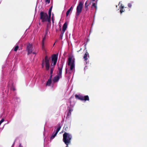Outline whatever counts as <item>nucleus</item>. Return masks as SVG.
<instances>
[{"mask_svg": "<svg viewBox=\"0 0 147 147\" xmlns=\"http://www.w3.org/2000/svg\"><path fill=\"white\" fill-rule=\"evenodd\" d=\"M88 55V53L87 52H86L85 54L84 55V59L85 60H86L88 59L87 57Z\"/></svg>", "mask_w": 147, "mask_h": 147, "instance_id": "obj_13", "label": "nucleus"}, {"mask_svg": "<svg viewBox=\"0 0 147 147\" xmlns=\"http://www.w3.org/2000/svg\"><path fill=\"white\" fill-rule=\"evenodd\" d=\"M88 1H87L85 3V8L86 9V10L87 9L88 7V5H87V4H88Z\"/></svg>", "mask_w": 147, "mask_h": 147, "instance_id": "obj_18", "label": "nucleus"}, {"mask_svg": "<svg viewBox=\"0 0 147 147\" xmlns=\"http://www.w3.org/2000/svg\"><path fill=\"white\" fill-rule=\"evenodd\" d=\"M132 6V4L131 3H129L128 4V7H129L131 8Z\"/></svg>", "mask_w": 147, "mask_h": 147, "instance_id": "obj_22", "label": "nucleus"}, {"mask_svg": "<svg viewBox=\"0 0 147 147\" xmlns=\"http://www.w3.org/2000/svg\"><path fill=\"white\" fill-rule=\"evenodd\" d=\"M54 65H53V64L52 63L51 65L50 69H54Z\"/></svg>", "mask_w": 147, "mask_h": 147, "instance_id": "obj_23", "label": "nucleus"}, {"mask_svg": "<svg viewBox=\"0 0 147 147\" xmlns=\"http://www.w3.org/2000/svg\"><path fill=\"white\" fill-rule=\"evenodd\" d=\"M70 110H69V112H68V113H67V115L68 116H69V115H71V112H70Z\"/></svg>", "mask_w": 147, "mask_h": 147, "instance_id": "obj_29", "label": "nucleus"}, {"mask_svg": "<svg viewBox=\"0 0 147 147\" xmlns=\"http://www.w3.org/2000/svg\"><path fill=\"white\" fill-rule=\"evenodd\" d=\"M68 65L70 67V69L71 70H72L74 69V61L72 59V58L71 57H69L68 58Z\"/></svg>", "mask_w": 147, "mask_h": 147, "instance_id": "obj_4", "label": "nucleus"}, {"mask_svg": "<svg viewBox=\"0 0 147 147\" xmlns=\"http://www.w3.org/2000/svg\"><path fill=\"white\" fill-rule=\"evenodd\" d=\"M18 48L19 47L18 46H16L14 49V51H16Z\"/></svg>", "mask_w": 147, "mask_h": 147, "instance_id": "obj_19", "label": "nucleus"}, {"mask_svg": "<svg viewBox=\"0 0 147 147\" xmlns=\"http://www.w3.org/2000/svg\"><path fill=\"white\" fill-rule=\"evenodd\" d=\"M91 2H89L88 4V5H90V4H91Z\"/></svg>", "mask_w": 147, "mask_h": 147, "instance_id": "obj_34", "label": "nucleus"}, {"mask_svg": "<svg viewBox=\"0 0 147 147\" xmlns=\"http://www.w3.org/2000/svg\"><path fill=\"white\" fill-rule=\"evenodd\" d=\"M63 141L66 145H68L70 143L72 137L71 135L69 133L65 132L63 134Z\"/></svg>", "mask_w": 147, "mask_h": 147, "instance_id": "obj_3", "label": "nucleus"}, {"mask_svg": "<svg viewBox=\"0 0 147 147\" xmlns=\"http://www.w3.org/2000/svg\"><path fill=\"white\" fill-rule=\"evenodd\" d=\"M92 1H95V0H91Z\"/></svg>", "mask_w": 147, "mask_h": 147, "instance_id": "obj_39", "label": "nucleus"}, {"mask_svg": "<svg viewBox=\"0 0 147 147\" xmlns=\"http://www.w3.org/2000/svg\"><path fill=\"white\" fill-rule=\"evenodd\" d=\"M54 69H51V72L50 74H52L53 73V70Z\"/></svg>", "mask_w": 147, "mask_h": 147, "instance_id": "obj_27", "label": "nucleus"}, {"mask_svg": "<svg viewBox=\"0 0 147 147\" xmlns=\"http://www.w3.org/2000/svg\"><path fill=\"white\" fill-rule=\"evenodd\" d=\"M45 39V37L42 40V45H43V44H44V40Z\"/></svg>", "mask_w": 147, "mask_h": 147, "instance_id": "obj_28", "label": "nucleus"}, {"mask_svg": "<svg viewBox=\"0 0 147 147\" xmlns=\"http://www.w3.org/2000/svg\"><path fill=\"white\" fill-rule=\"evenodd\" d=\"M52 21L53 22V23L54 22V20L53 19V18H52Z\"/></svg>", "mask_w": 147, "mask_h": 147, "instance_id": "obj_32", "label": "nucleus"}, {"mask_svg": "<svg viewBox=\"0 0 147 147\" xmlns=\"http://www.w3.org/2000/svg\"><path fill=\"white\" fill-rule=\"evenodd\" d=\"M63 65V63L61 62L58 67V71L57 75L53 78V81L54 82H57L59 79L62 77V70Z\"/></svg>", "mask_w": 147, "mask_h": 147, "instance_id": "obj_1", "label": "nucleus"}, {"mask_svg": "<svg viewBox=\"0 0 147 147\" xmlns=\"http://www.w3.org/2000/svg\"><path fill=\"white\" fill-rule=\"evenodd\" d=\"M75 96L76 98H78L79 99L81 100H84V96H79L78 95H75Z\"/></svg>", "mask_w": 147, "mask_h": 147, "instance_id": "obj_10", "label": "nucleus"}, {"mask_svg": "<svg viewBox=\"0 0 147 147\" xmlns=\"http://www.w3.org/2000/svg\"><path fill=\"white\" fill-rule=\"evenodd\" d=\"M27 49L28 51V55L32 53V45L29 43L27 45Z\"/></svg>", "mask_w": 147, "mask_h": 147, "instance_id": "obj_8", "label": "nucleus"}, {"mask_svg": "<svg viewBox=\"0 0 147 147\" xmlns=\"http://www.w3.org/2000/svg\"><path fill=\"white\" fill-rule=\"evenodd\" d=\"M120 12L121 13H122L124 11L123 10V9H120Z\"/></svg>", "mask_w": 147, "mask_h": 147, "instance_id": "obj_25", "label": "nucleus"}, {"mask_svg": "<svg viewBox=\"0 0 147 147\" xmlns=\"http://www.w3.org/2000/svg\"><path fill=\"white\" fill-rule=\"evenodd\" d=\"M83 4L81 2H80L77 7L76 16H78L81 12Z\"/></svg>", "mask_w": 147, "mask_h": 147, "instance_id": "obj_5", "label": "nucleus"}, {"mask_svg": "<svg viewBox=\"0 0 147 147\" xmlns=\"http://www.w3.org/2000/svg\"><path fill=\"white\" fill-rule=\"evenodd\" d=\"M67 69H66V73H67Z\"/></svg>", "mask_w": 147, "mask_h": 147, "instance_id": "obj_36", "label": "nucleus"}, {"mask_svg": "<svg viewBox=\"0 0 147 147\" xmlns=\"http://www.w3.org/2000/svg\"><path fill=\"white\" fill-rule=\"evenodd\" d=\"M51 83V78H50L48 80V81H47L46 84V85L48 86H50Z\"/></svg>", "mask_w": 147, "mask_h": 147, "instance_id": "obj_12", "label": "nucleus"}, {"mask_svg": "<svg viewBox=\"0 0 147 147\" xmlns=\"http://www.w3.org/2000/svg\"><path fill=\"white\" fill-rule=\"evenodd\" d=\"M119 7L120 9H123L124 8V6L122 4H121V5L119 6Z\"/></svg>", "mask_w": 147, "mask_h": 147, "instance_id": "obj_21", "label": "nucleus"}, {"mask_svg": "<svg viewBox=\"0 0 147 147\" xmlns=\"http://www.w3.org/2000/svg\"><path fill=\"white\" fill-rule=\"evenodd\" d=\"M44 65V62L43 61V62H42V68L43 67Z\"/></svg>", "mask_w": 147, "mask_h": 147, "instance_id": "obj_30", "label": "nucleus"}, {"mask_svg": "<svg viewBox=\"0 0 147 147\" xmlns=\"http://www.w3.org/2000/svg\"><path fill=\"white\" fill-rule=\"evenodd\" d=\"M49 17H51V10L49 9Z\"/></svg>", "mask_w": 147, "mask_h": 147, "instance_id": "obj_20", "label": "nucleus"}, {"mask_svg": "<svg viewBox=\"0 0 147 147\" xmlns=\"http://www.w3.org/2000/svg\"><path fill=\"white\" fill-rule=\"evenodd\" d=\"M32 53H33L34 54H36V53H35L34 52H33Z\"/></svg>", "mask_w": 147, "mask_h": 147, "instance_id": "obj_37", "label": "nucleus"}, {"mask_svg": "<svg viewBox=\"0 0 147 147\" xmlns=\"http://www.w3.org/2000/svg\"><path fill=\"white\" fill-rule=\"evenodd\" d=\"M51 8H50L49 9H51Z\"/></svg>", "mask_w": 147, "mask_h": 147, "instance_id": "obj_41", "label": "nucleus"}, {"mask_svg": "<svg viewBox=\"0 0 147 147\" xmlns=\"http://www.w3.org/2000/svg\"><path fill=\"white\" fill-rule=\"evenodd\" d=\"M84 100H89V98L88 96L87 95L85 96H84Z\"/></svg>", "mask_w": 147, "mask_h": 147, "instance_id": "obj_16", "label": "nucleus"}, {"mask_svg": "<svg viewBox=\"0 0 147 147\" xmlns=\"http://www.w3.org/2000/svg\"><path fill=\"white\" fill-rule=\"evenodd\" d=\"M121 1H120V2H119V4H118V5H120V3H121Z\"/></svg>", "mask_w": 147, "mask_h": 147, "instance_id": "obj_33", "label": "nucleus"}, {"mask_svg": "<svg viewBox=\"0 0 147 147\" xmlns=\"http://www.w3.org/2000/svg\"><path fill=\"white\" fill-rule=\"evenodd\" d=\"M67 27V24L66 23H65L63 24L62 27V30L65 31Z\"/></svg>", "mask_w": 147, "mask_h": 147, "instance_id": "obj_11", "label": "nucleus"}, {"mask_svg": "<svg viewBox=\"0 0 147 147\" xmlns=\"http://www.w3.org/2000/svg\"><path fill=\"white\" fill-rule=\"evenodd\" d=\"M73 9L72 7L71 6L70 8L67 11L66 13V16H67L69 14V13L70 12V11H71Z\"/></svg>", "mask_w": 147, "mask_h": 147, "instance_id": "obj_15", "label": "nucleus"}, {"mask_svg": "<svg viewBox=\"0 0 147 147\" xmlns=\"http://www.w3.org/2000/svg\"><path fill=\"white\" fill-rule=\"evenodd\" d=\"M91 7L92 8H95L96 10L97 8L96 4L95 3H93Z\"/></svg>", "mask_w": 147, "mask_h": 147, "instance_id": "obj_14", "label": "nucleus"}, {"mask_svg": "<svg viewBox=\"0 0 147 147\" xmlns=\"http://www.w3.org/2000/svg\"><path fill=\"white\" fill-rule=\"evenodd\" d=\"M66 147H68V145H67V146Z\"/></svg>", "mask_w": 147, "mask_h": 147, "instance_id": "obj_40", "label": "nucleus"}, {"mask_svg": "<svg viewBox=\"0 0 147 147\" xmlns=\"http://www.w3.org/2000/svg\"><path fill=\"white\" fill-rule=\"evenodd\" d=\"M20 147H22V146H21V145H20Z\"/></svg>", "mask_w": 147, "mask_h": 147, "instance_id": "obj_38", "label": "nucleus"}, {"mask_svg": "<svg viewBox=\"0 0 147 147\" xmlns=\"http://www.w3.org/2000/svg\"><path fill=\"white\" fill-rule=\"evenodd\" d=\"M51 8H50L49 9H51Z\"/></svg>", "mask_w": 147, "mask_h": 147, "instance_id": "obj_42", "label": "nucleus"}, {"mask_svg": "<svg viewBox=\"0 0 147 147\" xmlns=\"http://www.w3.org/2000/svg\"><path fill=\"white\" fill-rule=\"evenodd\" d=\"M65 31L62 30V32H61V34L60 35V37L61 38V39H62V37L63 35V34L64 33Z\"/></svg>", "mask_w": 147, "mask_h": 147, "instance_id": "obj_17", "label": "nucleus"}, {"mask_svg": "<svg viewBox=\"0 0 147 147\" xmlns=\"http://www.w3.org/2000/svg\"><path fill=\"white\" fill-rule=\"evenodd\" d=\"M4 121V119H2L0 121V125L1 124V123Z\"/></svg>", "mask_w": 147, "mask_h": 147, "instance_id": "obj_24", "label": "nucleus"}, {"mask_svg": "<svg viewBox=\"0 0 147 147\" xmlns=\"http://www.w3.org/2000/svg\"><path fill=\"white\" fill-rule=\"evenodd\" d=\"M45 2L49 3L50 2V0H45Z\"/></svg>", "mask_w": 147, "mask_h": 147, "instance_id": "obj_26", "label": "nucleus"}, {"mask_svg": "<svg viewBox=\"0 0 147 147\" xmlns=\"http://www.w3.org/2000/svg\"><path fill=\"white\" fill-rule=\"evenodd\" d=\"M61 128V127L59 126L57 129L56 131L55 132V133H54V132L53 133V134L52 135V136L51 137V139H53V138H54L56 136L58 132L60 130Z\"/></svg>", "mask_w": 147, "mask_h": 147, "instance_id": "obj_9", "label": "nucleus"}, {"mask_svg": "<svg viewBox=\"0 0 147 147\" xmlns=\"http://www.w3.org/2000/svg\"><path fill=\"white\" fill-rule=\"evenodd\" d=\"M58 53H57V54H54L52 55V61L53 62V65H55L56 63Z\"/></svg>", "mask_w": 147, "mask_h": 147, "instance_id": "obj_7", "label": "nucleus"}, {"mask_svg": "<svg viewBox=\"0 0 147 147\" xmlns=\"http://www.w3.org/2000/svg\"><path fill=\"white\" fill-rule=\"evenodd\" d=\"M45 62L46 69L47 70H48L49 68L50 65L49 62V58L47 56H46L45 57Z\"/></svg>", "mask_w": 147, "mask_h": 147, "instance_id": "obj_6", "label": "nucleus"}, {"mask_svg": "<svg viewBox=\"0 0 147 147\" xmlns=\"http://www.w3.org/2000/svg\"><path fill=\"white\" fill-rule=\"evenodd\" d=\"M46 34H47L48 32V30L47 29L46 30Z\"/></svg>", "mask_w": 147, "mask_h": 147, "instance_id": "obj_31", "label": "nucleus"}, {"mask_svg": "<svg viewBox=\"0 0 147 147\" xmlns=\"http://www.w3.org/2000/svg\"><path fill=\"white\" fill-rule=\"evenodd\" d=\"M40 18L42 22H47V24H50L51 22V19L50 17L48 16L47 13L41 12L40 13Z\"/></svg>", "mask_w": 147, "mask_h": 147, "instance_id": "obj_2", "label": "nucleus"}, {"mask_svg": "<svg viewBox=\"0 0 147 147\" xmlns=\"http://www.w3.org/2000/svg\"><path fill=\"white\" fill-rule=\"evenodd\" d=\"M52 75H51V76H50V78H51V79L52 78Z\"/></svg>", "mask_w": 147, "mask_h": 147, "instance_id": "obj_35", "label": "nucleus"}]
</instances>
